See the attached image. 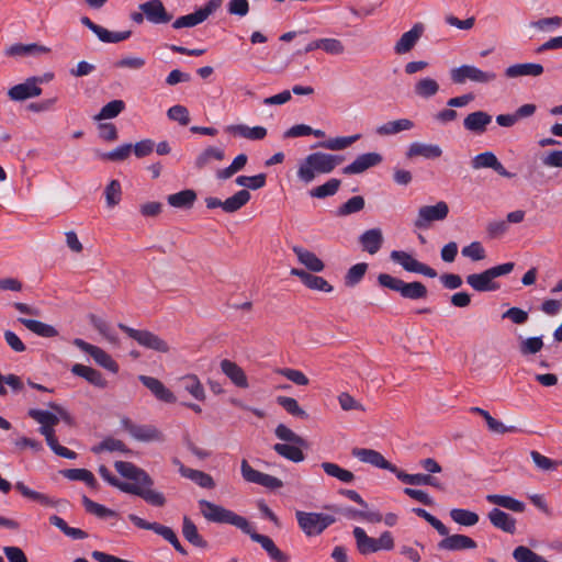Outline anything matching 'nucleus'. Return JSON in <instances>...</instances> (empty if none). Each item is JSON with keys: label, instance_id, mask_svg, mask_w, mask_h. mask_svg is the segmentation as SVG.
Returning <instances> with one entry per match:
<instances>
[{"label": "nucleus", "instance_id": "f257e3e1", "mask_svg": "<svg viewBox=\"0 0 562 562\" xmlns=\"http://www.w3.org/2000/svg\"><path fill=\"white\" fill-rule=\"evenodd\" d=\"M114 467L123 477L134 482H122L116 479L105 465H101L99 468V474L110 485L117 487L124 493L139 496L153 506L161 507L166 504L165 495L151 488L154 481L146 471L125 461H116Z\"/></svg>", "mask_w": 562, "mask_h": 562}, {"label": "nucleus", "instance_id": "f03ea898", "mask_svg": "<svg viewBox=\"0 0 562 562\" xmlns=\"http://www.w3.org/2000/svg\"><path fill=\"white\" fill-rule=\"evenodd\" d=\"M199 505L201 514L207 521L235 526L248 535L252 541L259 543L270 559L277 562H288L286 555L274 544L273 540L268 536L256 532L245 517L206 499L199 501Z\"/></svg>", "mask_w": 562, "mask_h": 562}, {"label": "nucleus", "instance_id": "7ed1b4c3", "mask_svg": "<svg viewBox=\"0 0 562 562\" xmlns=\"http://www.w3.org/2000/svg\"><path fill=\"white\" fill-rule=\"evenodd\" d=\"M74 417L60 405L49 404L47 409H37L38 431L44 436L47 446L58 457L74 460L77 453L58 442L57 432L60 431V425L71 427Z\"/></svg>", "mask_w": 562, "mask_h": 562}, {"label": "nucleus", "instance_id": "20e7f679", "mask_svg": "<svg viewBox=\"0 0 562 562\" xmlns=\"http://www.w3.org/2000/svg\"><path fill=\"white\" fill-rule=\"evenodd\" d=\"M344 161V156L315 151L302 159L297 166V178L304 183H311L317 175L330 173Z\"/></svg>", "mask_w": 562, "mask_h": 562}, {"label": "nucleus", "instance_id": "39448f33", "mask_svg": "<svg viewBox=\"0 0 562 562\" xmlns=\"http://www.w3.org/2000/svg\"><path fill=\"white\" fill-rule=\"evenodd\" d=\"M378 283L390 290L398 292L404 299L422 300L428 294L427 288L419 281L406 283L389 273H380Z\"/></svg>", "mask_w": 562, "mask_h": 562}, {"label": "nucleus", "instance_id": "423d86ee", "mask_svg": "<svg viewBox=\"0 0 562 562\" xmlns=\"http://www.w3.org/2000/svg\"><path fill=\"white\" fill-rule=\"evenodd\" d=\"M352 533L356 539L357 549L363 555L374 553L380 550L389 551L394 547V539L390 531L382 532L378 539L369 537L361 527H355Z\"/></svg>", "mask_w": 562, "mask_h": 562}, {"label": "nucleus", "instance_id": "0eeeda50", "mask_svg": "<svg viewBox=\"0 0 562 562\" xmlns=\"http://www.w3.org/2000/svg\"><path fill=\"white\" fill-rule=\"evenodd\" d=\"M295 517L299 527L307 537L321 535L327 527L336 521L334 516L314 512L297 510Z\"/></svg>", "mask_w": 562, "mask_h": 562}, {"label": "nucleus", "instance_id": "6e6552de", "mask_svg": "<svg viewBox=\"0 0 562 562\" xmlns=\"http://www.w3.org/2000/svg\"><path fill=\"white\" fill-rule=\"evenodd\" d=\"M450 78L456 85H464L467 81L475 83H491L496 80L494 71L482 70L473 65H462L450 70Z\"/></svg>", "mask_w": 562, "mask_h": 562}, {"label": "nucleus", "instance_id": "1a4fd4ad", "mask_svg": "<svg viewBox=\"0 0 562 562\" xmlns=\"http://www.w3.org/2000/svg\"><path fill=\"white\" fill-rule=\"evenodd\" d=\"M448 214L449 206L445 201H439L435 205H424L418 209L414 226L418 229H427L432 222L445 221Z\"/></svg>", "mask_w": 562, "mask_h": 562}, {"label": "nucleus", "instance_id": "9d476101", "mask_svg": "<svg viewBox=\"0 0 562 562\" xmlns=\"http://www.w3.org/2000/svg\"><path fill=\"white\" fill-rule=\"evenodd\" d=\"M119 328L126 333L131 338L136 340L140 346L158 351V352H168L169 346L168 344L161 339L156 334L148 330H138L132 327H128L124 324H119Z\"/></svg>", "mask_w": 562, "mask_h": 562}, {"label": "nucleus", "instance_id": "9b49d317", "mask_svg": "<svg viewBox=\"0 0 562 562\" xmlns=\"http://www.w3.org/2000/svg\"><path fill=\"white\" fill-rule=\"evenodd\" d=\"M390 259L400 265L405 271L420 273L428 278H436L437 271L431 267L418 261L411 254L403 250H392Z\"/></svg>", "mask_w": 562, "mask_h": 562}, {"label": "nucleus", "instance_id": "f8f14e48", "mask_svg": "<svg viewBox=\"0 0 562 562\" xmlns=\"http://www.w3.org/2000/svg\"><path fill=\"white\" fill-rule=\"evenodd\" d=\"M221 3L222 0H209L204 7L198 9L193 13L176 19L172 23V27L179 30L182 27H193L198 24H201L221 7Z\"/></svg>", "mask_w": 562, "mask_h": 562}, {"label": "nucleus", "instance_id": "ddd939ff", "mask_svg": "<svg viewBox=\"0 0 562 562\" xmlns=\"http://www.w3.org/2000/svg\"><path fill=\"white\" fill-rule=\"evenodd\" d=\"M241 476L246 482L261 485L268 490H278L283 486V482L270 474L255 470L247 460H241L240 463Z\"/></svg>", "mask_w": 562, "mask_h": 562}, {"label": "nucleus", "instance_id": "4468645a", "mask_svg": "<svg viewBox=\"0 0 562 562\" xmlns=\"http://www.w3.org/2000/svg\"><path fill=\"white\" fill-rule=\"evenodd\" d=\"M74 345L78 347L81 351L90 355L97 364L109 370L112 373H116L119 371L117 363L112 359V357L106 353L103 349L98 346L91 345L85 341L81 338H76L74 340Z\"/></svg>", "mask_w": 562, "mask_h": 562}, {"label": "nucleus", "instance_id": "2eb2a0df", "mask_svg": "<svg viewBox=\"0 0 562 562\" xmlns=\"http://www.w3.org/2000/svg\"><path fill=\"white\" fill-rule=\"evenodd\" d=\"M124 429L136 440L144 442L162 441V432L153 425H137L130 419H123Z\"/></svg>", "mask_w": 562, "mask_h": 562}, {"label": "nucleus", "instance_id": "dca6fc26", "mask_svg": "<svg viewBox=\"0 0 562 562\" xmlns=\"http://www.w3.org/2000/svg\"><path fill=\"white\" fill-rule=\"evenodd\" d=\"M352 456L363 463H369L378 469L387 470L395 474L397 467L389 462L379 451L367 448H355Z\"/></svg>", "mask_w": 562, "mask_h": 562}, {"label": "nucleus", "instance_id": "f3484780", "mask_svg": "<svg viewBox=\"0 0 562 562\" xmlns=\"http://www.w3.org/2000/svg\"><path fill=\"white\" fill-rule=\"evenodd\" d=\"M383 158L378 153L359 155L351 164L342 169L345 175H359L382 162Z\"/></svg>", "mask_w": 562, "mask_h": 562}, {"label": "nucleus", "instance_id": "a211bd4d", "mask_svg": "<svg viewBox=\"0 0 562 562\" xmlns=\"http://www.w3.org/2000/svg\"><path fill=\"white\" fill-rule=\"evenodd\" d=\"M146 19L154 24H164L171 21L172 16L167 12L161 0H149L139 5Z\"/></svg>", "mask_w": 562, "mask_h": 562}, {"label": "nucleus", "instance_id": "6ab92c4d", "mask_svg": "<svg viewBox=\"0 0 562 562\" xmlns=\"http://www.w3.org/2000/svg\"><path fill=\"white\" fill-rule=\"evenodd\" d=\"M473 169L491 168L495 170L499 176L505 178H512L514 175L508 172L505 167L501 164L494 153L484 151L474 156L471 160Z\"/></svg>", "mask_w": 562, "mask_h": 562}, {"label": "nucleus", "instance_id": "aec40b11", "mask_svg": "<svg viewBox=\"0 0 562 562\" xmlns=\"http://www.w3.org/2000/svg\"><path fill=\"white\" fill-rule=\"evenodd\" d=\"M477 547L476 542L465 535H447L439 541L438 548L447 551L471 550Z\"/></svg>", "mask_w": 562, "mask_h": 562}, {"label": "nucleus", "instance_id": "412c9836", "mask_svg": "<svg viewBox=\"0 0 562 562\" xmlns=\"http://www.w3.org/2000/svg\"><path fill=\"white\" fill-rule=\"evenodd\" d=\"M173 463L178 465V470L181 476L194 482L198 486L209 490L215 487V482L209 473L188 468L177 459L173 461Z\"/></svg>", "mask_w": 562, "mask_h": 562}, {"label": "nucleus", "instance_id": "4be33fe9", "mask_svg": "<svg viewBox=\"0 0 562 562\" xmlns=\"http://www.w3.org/2000/svg\"><path fill=\"white\" fill-rule=\"evenodd\" d=\"M424 32V25L416 23L409 31L402 34L394 46V50L398 55L406 54L413 49Z\"/></svg>", "mask_w": 562, "mask_h": 562}, {"label": "nucleus", "instance_id": "5701e85b", "mask_svg": "<svg viewBox=\"0 0 562 562\" xmlns=\"http://www.w3.org/2000/svg\"><path fill=\"white\" fill-rule=\"evenodd\" d=\"M221 370L235 386L240 389L249 386L245 371L236 362L224 359L221 361Z\"/></svg>", "mask_w": 562, "mask_h": 562}, {"label": "nucleus", "instance_id": "b1692460", "mask_svg": "<svg viewBox=\"0 0 562 562\" xmlns=\"http://www.w3.org/2000/svg\"><path fill=\"white\" fill-rule=\"evenodd\" d=\"M138 379L159 401L165 403H175L177 401L175 394L158 379L147 375H139Z\"/></svg>", "mask_w": 562, "mask_h": 562}, {"label": "nucleus", "instance_id": "393cba45", "mask_svg": "<svg viewBox=\"0 0 562 562\" xmlns=\"http://www.w3.org/2000/svg\"><path fill=\"white\" fill-rule=\"evenodd\" d=\"M442 155V149L436 144H426L420 142L412 143L406 151V157L412 159L423 157L425 159H436Z\"/></svg>", "mask_w": 562, "mask_h": 562}, {"label": "nucleus", "instance_id": "a878e982", "mask_svg": "<svg viewBox=\"0 0 562 562\" xmlns=\"http://www.w3.org/2000/svg\"><path fill=\"white\" fill-rule=\"evenodd\" d=\"M225 132L250 140H261L267 136V128L263 126L250 127L246 124H233L225 127Z\"/></svg>", "mask_w": 562, "mask_h": 562}, {"label": "nucleus", "instance_id": "bb28decb", "mask_svg": "<svg viewBox=\"0 0 562 562\" xmlns=\"http://www.w3.org/2000/svg\"><path fill=\"white\" fill-rule=\"evenodd\" d=\"M543 70V66L537 63L515 64L505 69V76L507 78L539 77Z\"/></svg>", "mask_w": 562, "mask_h": 562}, {"label": "nucleus", "instance_id": "cd10ccee", "mask_svg": "<svg viewBox=\"0 0 562 562\" xmlns=\"http://www.w3.org/2000/svg\"><path fill=\"white\" fill-rule=\"evenodd\" d=\"M491 122L492 116L488 113L484 111H475L465 116L463 126L469 132L483 134Z\"/></svg>", "mask_w": 562, "mask_h": 562}, {"label": "nucleus", "instance_id": "c85d7f7f", "mask_svg": "<svg viewBox=\"0 0 562 562\" xmlns=\"http://www.w3.org/2000/svg\"><path fill=\"white\" fill-rule=\"evenodd\" d=\"M362 249L370 255H375L382 247L383 234L380 228H371L363 232L359 237Z\"/></svg>", "mask_w": 562, "mask_h": 562}, {"label": "nucleus", "instance_id": "c756f323", "mask_svg": "<svg viewBox=\"0 0 562 562\" xmlns=\"http://www.w3.org/2000/svg\"><path fill=\"white\" fill-rule=\"evenodd\" d=\"M467 283L479 292L494 291L498 289V284L494 282L488 269L481 273H473L467 277Z\"/></svg>", "mask_w": 562, "mask_h": 562}, {"label": "nucleus", "instance_id": "7c9ffc66", "mask_svg": "<svg viewBox=\"0 0 562 562\" xmlns=\"http://www.w3.org/2000/svg\"><path fill=\"white\" fill-rule=\"evenodd\" d=\"M487 516H488L491 524L495 528L501 529L502 531L510 533V535L515 533L516 519L514 517H512L509 514H507L498 508H493L488 513Z\"/></svg>", "mask_w": 562, "mask_h": 562}, {"label": "nucleus", "instance_id": "2f4dec72", "mask_svg": "<svg viewBox=\"0 0 562 562\" xmlns=\"http://www.w3.org/2000/svg\"><path fill=\"white\" fill-rule=\"evenodd\" d=\"M415 126L414 122L408 119H398L385 122L375 128L379 136H392L404 131H409Z\"/></svg>", "mask_w": 562, "mask_h": 562}, {"label": "nucleus", "instance_id": "473e14b6", "mask_svg": "<svg viewBox=\"0 0 562 562\" xmlns=\"http://www.w3.org/2000/svg\"><path fill=\"white\" fill-rule=\"evenodd\" d=\"M71 372L74 374L87 380L90 384H92L97 387L103 389L106 386V381L102 376V374L98 370H95L91 367L77 363V364L72 366Z\"/></svg>", "mask_w": 562, "mask_h": 562}, {"label": "nucleus", "instance_id": "72a5a7b5", "mask_svg": "<svg viewBox=\"0 0 562 562\" xmlns=\"http://www.w3.org/2000/svg\"><path fill=\"white\" fill-rule=\"evenodd\" d=\"M293 252L296 255L299 261L313 272H321L324 270V262L312 251L294 246Z\"/></svg>", "mask_w": 562, "mask_h": 562}, {"label": "nucleus", "instance_id": "f704fd0d", "mask_svg": "<svg viewBox=\"0 0 562 562\" xmlns=\"http://www.w3.org/2000/svg\"><path fill=\"white\" fill-rule=\"evenodd\" d=\"M303 448L307 446H299L296 443H276L273 450L281 457L292 462L299 463L305 459Z\"/></svg>", "mask_w": 562, "mask_h": 562}, {"label": "nucleus", "instance_id": "c9c22d12", "mask_svg": "<svg viewBox=\"0 0 562 562\" xmlns=\"http://www.w3.org/2000/svg\"><path fill=\"white\" fill-rule=\"evenodd\" d=\"M13 101H24L35 95V77H30L23 83H19L8 91Z\"/></svg>", "mask_w": 562, "mask_h": 562}, {"label": "nucleus", "instance_id": "e433bc0d", "mask_svg": "<svg viewBox=\"0 0 562 562\" xmlns=\"http://www.w3.org/2000/svg\"><path fill=\"white\" fill-rule=\"evenodd\" d=\"M486 501L514 513H522L526 508V505L522 502L508 495L488 494L486 496Z\"/></svg>", "mask_w": 562, "mask_h": 562}, {"label": "nucleus", "instance_id": "4c0bfd02", "mask_svg": "<svg viewBox=\"0 0 562 562\" xmlns=\"http://www.w3.org/2000/svg\"><path fill=\"white\" fill-rule=\"evenodd\" d=\"M195 200L196 193L191 189H186L167 196L168 204L176 209H190Z\"/></svg>", "mask_w": 562, "mask_h": 562}, {"label": "nucleus", "instance_id": "58836bf2", "mask_svg": "<svg viewBox=\"0 0 562 562\" xmlns=\"http://www.w3.org/2000/svg\"><path fill=\"white\" fill-rule=\"evenodd\" d=\"M181 386L195 400L204 401L205 400V391L200 382L199 378L195 374H187L179 380Z\"/></svg>", "mask_w": 562, "mask_h": 562}, {"label": "nucleus", "instance_id": "ea45409f", "mask_svg": "<svg viewBox=\"0 0 562 562\" xmlns=\"http://www.w3.org/2000/svg\"><path fill=\"white\" fill-rule=\"evenodd\" d=\"M182 535L187 541L198 548H206L207 546V542L199 533L195 524L188 516L183 517Z\"/></svg>", "mask_w": 562, "mask_h": 562}, {"label": "nucleus", "instance_id": "a19ab883", "mask_svg": "<svg viewBox=\"0 0 562 562\" xmlns=\"http://www.w3.org/2000/svg\"><path fill=\"white\" fill-rule=\"evenodd\" d=\"M360 134H355L351 136H338L334 138H329L327 140H324L318 144L319 147L337 151V150H344L348 147H350L353 143H356L358 139H360Z\"/></svg>", "mask_w": 562, "mask_h": 562}, {"label": "nucleus", "instance_id": "79ce46f5", "mask_svg": "<svg viewBox=\"0 0 562 562\" xmlns=\"http://www.w3.org/2000/svg\"><path fill=\"white\" fill-rule=\"evenodd\" d=\"M224 158H225V153L222 148L210 146L196 156L194 166L198 169H203L212 160L222 161Z\"/></svg>", "mask_w": 562, "mask_h": 562}, {"label": "nucleus", "instance_id": "37998d69", "mask_svg": "<svg viewBox=\"0 0 562 562\" xmlns=\"http://www.w3.org/2000/svg\"><path fill=\"white\" fill-rule=\"evenodd\" d=\"M439 91L438 82L429 77L419 79L414 86V92L416 95L423 99H429L436 95Z\"/></svg>", "mask_w": 562, "mask_h": 562}, {"label": "nucleus", "instance_id": "c03bdc74", "mask_svg": "<svg viewBox=\"0 0 562 562\" xmlns=\"http://www.w3.org/2000/svg\"><path fill=\"white\" fill-rule=\"evenodd\" d=\"M250 200V193L248 190L243 189L237 191L234 195L223 201L224 212L234 213L245 206Z\"/></svg>", "mask_w": 562, "mask_h": 562}, {"label": "nucleus", "instance_id": "a18cd8bd", "mask_svg": "<svg viewBox=\"0 0 562 562\" xmlns=\"http://www.w3.org/2000/svg\"><path fill=\"white\" fill-rule=\"evenodd\" d=\"M321 467L327 475L335 477L342 483H351L355 480V474L351 471L346 470L336 463L323 462Z\"/></svg>", "mask_w": 562, "mask_h": 562}, {"label": "nucleus", "instance_id": "49530a36", "mask_svg": "<svg viewBox=\"0 0 562 562\" xmlns=\"http://www.w3.org/2000/svg\"><path fill=\"white\" fill-rule=\"evenodd\" d=\"M450 517L456 524L464 527L475 526L480 520V517L476 513L463 508L451 509Z\"/></svg>", "mask_w": 562, "mask_h": 562}, {"label": "nucleus", "instance_id": "de8ad7c7", "mask_svg": "<svg viewBox=\"0 0 562 562\" xmlns=\"http://www.w3.org/2000/svg\"><path fill=\"white\" fill-rule=\"evenodd\" d=\"M92 326L111 344H119V337L115 329L104 319L92 315L90 317Z\"/></svg>", "mask_w": 562, "mask_h": 562}, {"label": "nucleus", "instance_id": "09e8293b", "mask_svg": "<svg viewBox=\"0 0 562 562\" xmlns=\"http://www.w3.org/2000/svg\"><path fill=\"white\" fill-rule=\"evenodd\" d=\"M63 475L70 481H82L90 487L97 486V480L92 472L86 469H68L64 470Z\"/></svg>", "mask_w": 562, "mask_h": 562}, {"label": "nucleus", "instance_id": "8fccbe9b", "mask_svg": "<svg viewBox=\"0 0 562 562\" xmlns=\"http://www.w3.org/2000/svg\"><path fill=\"white\" fill-rule=\"evenodd\" d=\"M341 181L336 178H331L326 181L324 184L315 187L310 191L311 196L317 199H325L327 196H331L337 193Z\"/></svg>", "mask_w": 562, "mask_h": 562}, {"label": "nucleus", "instance_id": "3c124183", "mask_svg": "<svg viewBox=\"0 0 562 562\" xmlns=\"http://www.w3.org/2000/svg\"><path fill=\"white\" fill-rule=\"evenodd\" d=\"M276 436L285 441V443H296L299 446H307V442L304 438L295 434L292 429L283 424H279L274 430Z\"/></svg>", "mask_w": 562, "mask_h": 562}, {"label": "nucleus", "instance_id": "603ef678", "mask_svg": "<svg viewBox=\"0 0 562 562\" xmlns=\"http://www.w3.org/2000/svg\"><path fill=\"white\" fill-rule=\"evenodd\" d=\"M513 558L517 562H549L546 558L539 555L525 546H518L515 548L513 551Z\"/></svg>", "mask_w": 562, "mask_h": 562}, {"label": "nucleus", "instance_id": "864d4df0", "mask_svg": "<svg viewBox=\"0 0 562 562\" xmlns=\"http://www.w3.org/2000/svg\"><path fill=\"white\" fill-rule=\"evenodd\" d=\"M562 25V18L561 16H550V18H542L537 21H533L530 23V26L543 32V33H551L558 30Z\"/></svg>", "mask_w": 562, "mask_h": 562}, {"label": "nucleus", "instance_id": "5fc2aeb1", "mask_svg": "<svg viewBox=\"0 0 562 562\" xmlns=\"http://www.w3.org/2000/svg\"><path fill=\"white\" fill-rule=\"evenodd\" d=\"M125 108V103L122 100H113L106 103L100 112L95 115V120H106L116 117Z\"/></svg>", "mask_w": 562, "mask_h": 562}, {"label": "nucleus", "instance_id": "6e6d98bb", "mask_svg": "<svg viewBox=\"0 0 562 562\" xmlns=\"http://www.w3.org/2000/svg\"><path fill=\"white\" fill-rule=\"evenodd\" d=\"M236 184L250 190H258L266 186V175L259 173L256 176H238L235 179Z\"/></svg>", "mask_w": 562, "mask_h": 562}, {"label": "nucleus", "instance_id": "4d7b16f0", "mask_svg": "<svg viewBox=\"0 0 562 562\" xmlns=\"http://www.w3.org/2000/svg\"><path fill=\"white\" fill-rule=\"evenodd\" d=\"M91 450L93 453H100L102 451H110V452H113V451L126 452L127 451L126 446L124 445L123 441L115 439V438H111V437L105 438L99 445L92 447Z\"/></svg>", "mask_w": 562, "mask_h": 562}, {"label": "nucleus", "instance_id": "13d9d810", "mask_svg": "<svg viewBox=\"0 0 562 562\" xmlns=\"http://www.w3.org/2000/svg\"><path fill=\"white\" fill-rule=\"evenodd\" d=\"M106 205L113 207L117 205L122 198L121 183L117 180H112L104 190Z\"/></svg>", "mask_w": 562, "mask_h": 562}, {"label": "nucleus", "instance_id": "bf43d9fd", "mask_svg": "<svg viewBox=\"0 0 562 562\" xmlns=\"http://www.w3.org/2000/svg\"><path fill=\"white\" fill-rule=\"evenodd\" d=\"M82 504L85 506V509L88 513H90L99 518H108V517H112L115 515V513L113 510L106 508L105 506H103L101 504H98V503L91 501L87 496L82 497Z\"/></svg>", "mask_w": 562, "mask_h": 562}, {"label": "nucleus", "instance_id": "052dcab7", "mask_svg": "<svg viewBox=\"0 0 562 562\" xmlns=\"http://www.w3.org/2000/svg\"><path fill=\"white\" fill-rule=\"evenodd\" d=\"M277 402L289 414H291L293 416L301 417V418H305L307 416L306 412L303 408H301V406L299 405L297 401L295 398H293V397L279 396L277 398Z\"/></svg>", "mask_w": 562, "mask_h": 562}, {"label": "nucleus", "instance_id": "680f3d73", "mask_svg": "<svg viewBox=\"0 0 562 562\" xmlns=\"http://www.w3.org/2000/svg\"><path fill=\"white\" fill-rule=\"evenodd\" d=\"M276 373L286 378L289 381L300 386L307 385L310 382L308 378L302 371L296 369L279 368L276 370Z\"/></svg>", "mask_w": 562, "mask_h": 562}, {"label": "nucleus", "instance_id": "e2e57ef3", "mask_svg": "<svg viewBox=\"0 0 562 562\" xmlns=\"http://www.w3.org/2000/svg\"><path fill=\"white\" fill-rule=\"evenodd\" d=\"M367 269H368V265L364 262L353 265L348 270V272L345 277L346 284L349 286H353V285L358 284L364 277Z\"/></svg>", "mask_w": 562, "mask_h": 562}, {"label": "nucleus", "instance_id": "0e129e2a", "mask_svg": "<svg viewBox=\"0 0 562 562\" xmlns=\"http://www.w3.org/2000/svg\"><path fill=\"white\" fill-rule=\"evenodd\" d=\"M131 151L132 144H123L111 151L101 154L100 158L103 160L123 161L131 155Z\"/></svg>", "mask_w": 562, "mask_h": 562}, {"label": "nucleus", "instance_id": "69168bd1", "mask_svg": "<svg viewBox=\"0 0 562 562\" xmlns=\"http://www.w3.org/2000/svg\"><path fill=\"white\" fill-rule=\"evenodd\" d=\"M364 207V199L360 195L350 198L338 209V215L346 216L352 213L360 212Z\"/></svg>", "mask_w": 562, "mask_h": 562}, {"label": "nucleus", "instance_id": "338daca9", "mask_svg": "<svg viewBox=\"0 0 562 562\" xmlns=\"http://www.w3.org/2000/svg\"><path fill=\"white\" fill-rule=\"evenodd\" d=\"M462 256L470 258L473 261L483 260L486 257L485 249L480 241H472L462 248Z\"/></svg>", "mask_w": 562, "mask_h": 562}, {"label": "nucleus", "instance_id": "774afa93", "mask_svg": "<svg viewBox=\"0 0 562 562\" xmlns=\"http://www.w3.org/2000/svg\"><path fill=\"white\" fill-rule=\"evenodd\" d=\"M167 115L171 121L178 122L180 125H188L190 122L189 111L186 106L177 104L167 111Z\"/></svg>", "mask_w": 562, "mask_h": 562}]
</instances>
